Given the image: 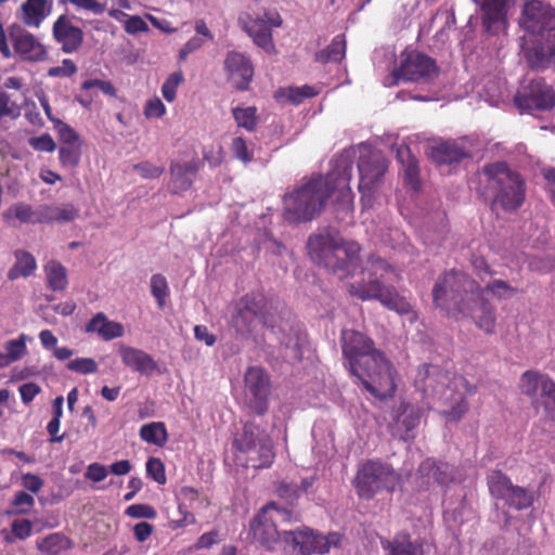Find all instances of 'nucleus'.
I'll return each instance as SVG.
<instances>
[{"label":"nucleus","mask_w":555,"mask_h":555,"mask_svg":"<svg viewBox=\"0 0 555 555\" xmlns=\"http://www.w3.org/2000/svg\"><path fill=\"white\" fill-rule=\"evenodd\" d=\"M522 395L531 399L534 409L542 408L546 417L555 421V382L537 371H526L519 379Z\"/></svg>","instance_id":"f8f14e48"},{"label":"nucleus","mask_w":555,"mask_h":555,"mask_svg":"<svg viewBox=\"0 0 555 555\" xmlns=\"http://www.w3.org/2000/svg\"><path fill=\"white\" fill-rule=\"evenodd\" d=\"M43 269L50 289L59 292L64 291L67 287V270L60 261L50 260Z\"/></svg>","instance_id":"4c0bfd02"},{"label":"nucleus","mask_w":555,"mask_h":555,"mask_svg":"<svg viewBox=\"0 0 555 555\" xmlns=\"http://www.w3.org/2000/svg\"><path fill=\"white\" fill-rule=\"evenodd\" d=\"M291 513L275 503H269L250 521L249 529L254 540L267 551H273L281 539L285 540L286 530L279 529L281 521H288Z\"/></svg>","instance_id":"9b49d317"},{"label":"nucleus","mask_w":555,"mask_h":555,"mask_svg":"<svg viewBox=\"0 0 555 555\" xmlns=\"http://www.w3.org/2000/svg\"><path fill=\"white\" fill-rule=\"evenodd\" d=\"M118 353L122 364L132 372L150 376L159 371L154 358L142 349L120 345Z\"/></svg>","instance_id":"5701e85b"},{"label":"nucleus","mask_w":555,"mask_h":555,"mask_svg":"<svg viewBox=\"0 0 555 555\" xmlns=\"http://www.w3.org/2000/svg\"><path fill=\"white\" fill-rule=\"evenodd\" d=\"M233 323L241 333H251L256 323L272 327L274 311L272 302L261 293H248L235 305Z\"/></svg>","instance_id":"9d476101"},{"label":"nucleus","mask_w":555,"mask_h":555,"mask_svg":"<svg viewBox=\"0 0 555 555\" xmlns=\"http://www.w3.org/2000/svg\"><path fill=\"white\" fill-rule=\"evenodd\" d=\"M5 224L16 228L22 223H39V207L34 209L29 204L18 202L9 206L2 212Z\"/></svg>","instance_id":"cd10ccee"},{"label":"nucleus","mask_w":555,"mask_h":555,"mask_svg":"<svg viewBox=\"0 0 555 555\" xmlns=\"http://www.w3.org/2000/svg\"><path fill=\"white\" fill-rule=\"evenodd\" d=\"M245 388L249 395L248 406L258 414L263 415L268 411V397L270 393V377L259 366H250L244 375Z\"/></svg>","instance_id":"f3484780"},{"label":"nucleus","mask_w":555,"mask_h":555,"mask_svg":"<svg viewBox=\"0 0 555 555\" xmlns=\"http://www.w3.org/2000/svg\"><path fill=\"white\" fill-rule=\"evenodd\" d=\"M421 410L410 403L401 402L396 411L393 421L401 425L405 431H410L418 426Z\"/></svg>","instance_id":"79ce46f5"},{"label":"nucleus","mask_w":555,"mask_h":555,"mask_svg":"<svg viewBox=\"0 0 555 555\" xmlns=\"http://www.w3.org/2000/svg\"><path fill=\"white\" fill-rule=\"evenodd\" d=\"M69 371L80 374H92L99 370L98 363L92 358H76L69 361L66 365Z\"/></svg>","instance_id":"6e6d98bb"},{"label":"nucleus","mask_w":555,"mask_h":555,"mask_svg":"<svg viewBox=\"0 0 555 555\" xmlns=\"http://www.w3.org/2000/svg\"><path fill=\"white\" fill-rule=\"evenodd\" d=\"M380 545L386 555H423V545L405 531L397 532L392 539L380 538Z\"/></svg>","instance_id":"393cba45"},{"label":"nucleus","mask_w":555,"mask_h":555,"mask_svg":"<svg viewBox=\"0 0 555 555\" xmlns=\"http://www.w3.org/2000/svg\"><path fill=\"white\" fill-rule=\"evenodd\" d=\"M398 158L403 165L404 179L408 185L414 191L420 189V170L415 157L411 156L409 147L400 149L398 151Z\"/></svg>","instance_id":"ea45409f"},{"label":"nucleus","mask_w":555,"mask_h":555,"mask_svg":"<svg viewBox=\"0 0 555 555\" xmlns=\"http://www.w3.org/2000/svg\"><path fill=\"white\" fill-rule=\"evenodd\" d=\"M307 248L312 261L340 279L352 275L360 264V245L343 238L338 231L330 228L311 234Z\"/></svg>","instance_id":"39448f33"},{"label":"nucleus","mask_w":555,"mask_h":555,"mask_svg":"<svg viewBox=\"0 0 555 555\" xmlns=\"http://www.w3.org/2000/svg\"><path fill=\"white\" fill-rule=\"evenodd\" d=\"M232 115L238 127L254 131L257 127V108L255 106L234 107Z\"/></svg>","instance_id":"a18cd8bd"},{"label":"nucleus","mask_w":555,"mask_h":555,"mask_svg":"<svg viewBox=\"0 0 555 555\" xmlns=\"http://www.w3.org/2000/svg\"><path fill=\"white\" fill-rule=\"evenodd\" d=\"M140 438L157 447H164L168 441V433L164 423L153 422L140 428Z\"/></svg>","instance_id":"37998d69"},{"label":"nucleus","mask_w":555,"mask_h":555,"mask_svg":"<svg viewBox=\"0 0 555 555\" xmlns=\"http://www.w3.org/2000/svg\"><path fill=\"white\" fill-rule=\"evenodd\" d=\"M340 346L350 374L360 380L366 391L379 400L395 395L397 372L371 337L356 330H343Z\"/></svg>","instance_id":"f257e3e1"},{"label":"nucleus","mask_w":555,"mask_h":555,"mask_svg":"<svg viewBox=\"0 0 555 555\" xmlns=\"http://www.w3.org/2000/svg\"><path fill=\"white\" fill-rule=\"evenodd\" d=\"M198 171L197 162L172 163L170 165L171 184L173 192L189 190Z\"/></svg>","instance_id":"c85d7f7f"},{"label":"nucleus","mask_w":555,"mask_h":555,"mask_svg":"<svg viewBox=\"0 0 555 555\" xmlns=\"http://www.w3.org/2000/svg\"><path fill=\"white\" fill-rule=\"evenodd\" d=\"M73 547V540L62 532L50 533L37 541V548L48 555H59Z\"/></svg>","instance_id":"473e14b6"},{"label":"nucleus","mask_w":555,"mask_h":555,"mask_svg":"<svg viewBox=\"0 0 555 555\" xmlns=\"http://www.w3.org/2000/svg\"><path fill=\"white\" fill-rule=\"evenodd\" d=\"M487 485L490 494L500 500H504L514 486L511 478L500 469H493L487 475Z\"/></svg>","instance_id":"58836bf2"},{"label":"nucleus","mask_w":555,"mask_h":555,"mask_svg":"<svg viewBox=\"0 0 555 555\" xmlns=\"http://www.w3.org/2000/svg\"><path fill=\"white\" fill-rule=\"evenodd\" d=\"M401 482V475L380 460H367L354 475L352 485L359 499L372 500L378 493H392Z\"/></svg>","instance_id":"6e6552de"},{"label":"nucleus","mask_w":555,"mask_h":555,"mask_svg":"<svg viewBox=\"0 0 555 555\" xmlns=\"http://www.w3.org/2000/svg\"><path fill=\"white\" fill-rule=\"evenodd\" d=\"M544 43L528 52L527 57L531 67L545 68L550 64L555 65V40Z\"/></svg>","instance_id":"e433bc0d"},{"label":"nucleus","mask_w":555,"mask_h":555,"mask_svg":"<svg viewBox=\"0 0 555 555\" xmlns=\"http://www.w3.org/2000/svg\"><path fill=\"white\" fill-rule=\"evenodd\" d=\"M133 169L144 179H157L165 171L164 167L153 165L150 162L135 164Z\"/></svg>","instance_id":"e2e57ef3"},{"label":"nucleus","mask_w":555,"mask_h":555,"mask_svg":"<svg viewBox=\"0 0 555 555\" xmlns=\"http://www.w3.org/2000/svg\"><path fill=\"white\" fill-rule=\"evenodd\" d=\"M79 215L73 204L41 205L39 206V223L70 222Z\"/></svg>","instance_id":"7c9ffc66"},{"label":"nucleus","mask_w":555,"mask_h":555,"mask_svg":"<svg viewBox=\"0 0 555 555\" xmlns=\"http://www.w3.org/2000/svg\"><path fill=\"white\" fill-rule=\"evenodd\" d=\"M14 257L16 261L8 271V279L10 281H15L20 278H28L37 269L36 259L30 253L17 249L14 251Z\"/></svg>","instance_id":"f704fd0d"},{"label":"nucleus","mask_w":555,"mask_h":555,"mask_svg":"<svg viewBox=\"0 0 555 555\" xmlns=\"http://www.w3.org/2000/svg\"><path fill=\"white\" fill-rule=\"evenodd\" d=\"M284 534L285 541H292L301 555L324 554L330 551L332 545L337 546L340 542L338 533H330L324 537L308 528L296 531L288 530Z\"/></svg>","instance_id":"a211bd4d"},{"label":"nucleus","mask_w":555,"mask_h":555,"mask_svg":"<svg viewBox=\"0 0 555 555\" xmlns=\"http://www.w3.org/2000/svg\"><path fill=\"white\" fill-rule=\"evenodd\" d=\"M396 79L413 82H431L439 75L436 61L421 52H411L393 72Z\"/></svg>","instance_id":"4468645a"},{"label":"nucleus","mask_w":555,"mask_h":555,"mask_svg":"<svg viewBox=\"0 0 555 555\" xmlns=\"http://www.w3.org/2000/svg\"><path fill=\"white\" fill-rule=\"evenodd\" d=\"M320 90L313 86L281 87L274 92V100L280 104L299 105L307 99L317 96Z\"/></svg>","instance_id":"2f4dec72"},{"label":"nucleus","mask_w":555,"mask_h":555,"mask_svg":"<svg viewBox=\"0 0 555 555\" xmlns=\"http://www.w3.org/2000/svg\"><path fill=\"white\" fill-rule=\"evenodd\" d=\"M231 151L235 158L247 165L254 159L253 150L248 149L247 142L242 137H235L231 143Z\"/></svg>","instance_id":"864d4df0"},{"label":"nucleus","mask_w":555,"mask_h":555,"mask_svg":"<svg viewBox=\"0 0 555 555\" xmlns=\"http://www.w3.org/2000/svg\"><path fill=\"white\" fill-rule=\"evenodd\" d=\"M52 34L54 40L61 44L65 53H74L79 50L83 42V31L73 25L66 15H60L53 24Z\"/></svg>","instance_id":"4be33fe9"},{"label":"nucleus","mask_w":555,"mask_h":555,"mask_svg":"<svg viewBox=\"0 0 555 555\" xmlns=\"http://www.w3.org/2000/svg\"><path fill=\"white\" fill-rule=\"evenodd\" d=\"M81 157V143L77 145H62L59 149V159L62 166L75 168Z\"/></svg>","instance_id":"09e8293b"},{"label":"nucleus","mask_w":555,"mask_h":555,"mask_svg":"<svg viewBox=\"0 0 555 555\" xmlns=\"http://www.w3.org/2000/svg\"><path fill=\"white\" fill-rule=\"evenodd\" d=\"M352 167H337L325 177L310 179L283 198V218L288 223L299 224L313 220L325 207L335 190L341 195L350 192Z\"/></svg>","instance_id":"f03ea898"},{"label":"nucleus","mask_w":555,"mask_h":555,"mask_svg":"<svg viewBox=\"0 0 555 555\" xmlns=\"http://www.w3.org/2000/svg\"><path fill=\"white\" fill-rule=\"evenodd\" d=\"M388 168L386 157L379 152L361 156L358 163L360 175L359 192L362 198L370 197Z\"/></svg>","instance_id":"6ab92c4d"},{"label":"nucleus","mask_w":555,"mask_h":555,"mask_svg":"<svg viewBox=\"0 0 555 555\" xmlns=\"http://www.w3.org/2000/svg\"><path fill=\"white\" fill-rule=\"evenodd\" d=\"M393 268L379 256L371 255L362 271L367 280L361 283H352L348 286L351 296L365 300H378L385 308L404 315L413 312L412 305L401 296L391 285H384L385 274L392 272Z\"/></svg>","instance_id":"0eeeda50"},{"label":"nucleus","mask_w":555,"mask_h":555,"mask_svg":"<svg viewBox=\"0 0 555 555\" xmlns=\"http://www.w3.org/2000/svg\"><path fill=\"white\" fill-rule=\"evenodd\" d=\"M76 73L77 66L69 59L63 60L61 66H54L48 69L49 77H72Z\"/></svg>","instance_id":"338daca9"},{"label":"nucleus","mask_w":555,"mask_h":555,"mask_svg":"<svg viewBox=\"0 0 555 555\" xmlns=\"http://www.w3.org/2000/svg\"><path fill=\"white\" fill-rule=\"evenodd\" d=\"M514 0H483L481 9L482 25L487 31L492 33L499 23L505 24L506 14Z\"/></svg>","instance_id":"bb28decb"},{"label":"nucleus","mask_w":555,"mask_h":555,"mask_svg":"<svg viewBox=\"0 0 555 555\" xmlns=\"http://www.w3.org/2000/svg\"><path fill=\"white\" fill-rule=\"evenodd\" d=\"M542 176L545 180L544 190L547 192L551 203L555 206V168H544Z\"/></svg>","instance_id":"774afa93"},{"label":"nucleus","mask_w":555,"mask_h":555,"mask_svg":"<svg viewBox=\"0 0 555 555\" xmlns=\"http://www.w3.org/2000/svg\"><path fill=\"white\" fill-rule=\"evenodd\" d=\"M520 26L542 41L555 40V15L541 1L531 0L525 3L519 21Z\"/></svg>","instance_id":"ddd939ff"},{"label":"nucleus","mask_w":555,"mask_h":555,"mask_svg":"<svg viewBox=\"0 0 555 555\" xmlns=\"http://www.w3.org/2000/svg\"><path fill=\"white\" fill-rule=\"evenodd\" d=\"M431 293L435 307L457 318L473 314L483 291L466 273L452 269L438 276Z\"/></svg>","instance_id":"423d86ee"},{"label":"nucleus","mask_w":555,"mask_h":555,"mask_svg":"<svg viewBox=\"0 0 555 555\" xmlns=\"http://www.w3.org/2000/svg\"><path fill=\"white\" fill-rule=\"evenodd\" d=\"M20 116L18 105L11 99L5 91H0V121L3 118L15 119Z\"/></svg>","instance_id":"5fc2aeb1"},{"label":"nucleus","mask_w":555,"mask_h":555,"mask_svg":"<svg viewBox=\"0 0 555 555\" xmlns=\"http://www.w3.org/2000/svg\"><path fill=\"white\" fill-rule=\"evenodd\" d=\"M9 36L12 40L14 53L24 62L40 63L47 60L46 46L31 33L22 28L18 24L9 27Z\"/></svg>","instance_id":"dca6fc26"},{"label":"nucleus","mask_w":555,"mask_h":555,"mask_svg":"<svg viewBox=\"0 0 555 555\" xmlns=\"http://www.w3.org/2000/svg\"><path fill=\"white\" fill-rule=\"evenodd\" d=\"M533 500L534 496L532 492L514 485L503 501L508 506L521 511L529 508L533 504Z\"/></svg>","instance_id":"c03bdc74"},{"label":"nucleus","mask_w":555,"mask_h":555,"mask_svg":"<svg viewBox=\"0 0 555 555\" xmlns=\"http://www.w3.org/2000/svg\"><path fill=\"white\" fill-rule=\"evenodd\" d=\"M476 309H479L480 311V314L476 315L475 320L477 327L488 335L494 334L496 325L495 309L487 299L483 298V293L481 294L480 299H478L474 311Z\"/></svg>","instance_id":"c9c22d12"},{"label":"nucleus","mask_w":555,"mask_h":555,"mask_svg":"<svg viewBox=\"0 0 555 555\" xmlns=\"http://www.w3.org/2000/svg\"><path fill=\"white\" fill-rule=\"evenodd\" d=\"M415 387L427 398H437L449 405L442 415L449 422H459L468 411L466 397L477 392V386L464 376L454 375L449 378L438 366L424 364L418 369Z\"/></svg>","instance_id":"20e7f679"},{"label":"nucleus","mask_w":555,"mask_h":555,"mask_svg":"<svg viewBox=\"0 0 555 555\" xmlns=\"http://www.w3.org/2000/svg\"><path fill=\"white\" fill-rule=\"evenodd\" d=\"M125 514L131 518H145V519H153L157 515L155 508L149 504L129 505L126 508Z\"/></svg>","instance_id":"bf43d9fd"},{"label":"nucleus","mask_w":555,"mask_h":555,"mask_svg":"<svg viewBox=\"0 0 555 555\" xmlns=\"http://www.w3.org/2000/svg\"><path fill=\"white\" fill-rule=\"evenodd\" d=\"M28 144L37 152L52 153L56 149L55 142L49 133L30 138Z\"/></svg>","instance_id":"13d9d810"},{"label":"nucleus","mask_w":555,"mask_h":555,"mask_svg":"<svg viewBox=\"0 0 555 555\" xmlns=\"http://www.w3.org/2000/svg\"><path fill=\"white\" fill-rule=\"evenodd\" d=\"M224 70L228 80L240 91H246L254 76V67L250 60L237 51L228 52L224 60Z\"/></svg>","instance_id":"412c9836"},{"label":"nucleus","mask_w":555,"mask_h":555,"mask_svg":"<svg viewBox=\"0 0 555 555\" xmlns=\"http://www.w3.org/2000/svg\"><path fill=\"white\" fill-rule=\"evenodd\" d=\"M514 102L521 111L545 112L555 106V91L544 79H532L521 93L515 95Z\"/></svg>","instance_id":"2eb2a0df"},{"label":"nucleus","mask_w":555,"mask_h":555,"mask_svg":"<svg viewBox=\"0 0 555 555\" xmlns=\"http://www.w3.org/2000/svg\"><path fill=\"white\" fill-rule=\"evenodd\" d=\"M146 474L160 485L166 482L165 466L159 459L151 457L147 460Z\"/></svg>","instance_id":"4d7b16f0"},{"label":"nucleus","mask_w":555,"mask_h":555,"mask_svg":"<svg viewBox=\"0 0 555 555\" xmlns=\"http://www.w3.org/2000/svg\"><path fill=\"white\" fill-rule=\"evenodd\" d=\"M11 531L15 539L26 540L31 535L33 522L29 519H15L11 524Z\"/></svg>","instance_id":"0e129e2a"},{"label":"nucleus","mask_w":555,"mask_h":555,"mask_svg":"<svg viewBox=\"0 0 555 555\" xmlns=\"http://www.w3.org/2000/svg\"><path fill=\"white\" fill-rule=\"evenodd\" d=\"M482 291L490 292L498 298H502L506 293L516 294L518 292L517 288L512 287L503 280H493L489 282Z\"/></svg>","instance_id":"69168bd1"},{"label":"nucleus","mask_w":555,"mask_h":555,"mask_svg":"<svg viewBox=\"0 0 555 555\" xmlns=\"http://www.w3.org/2000/svg\"><path fill=\"white\" fill-rule=\"evenodd\" d=\"M233 444L238 452L237 460L244 462L247 468H268L274 462L272 439L254 423L244 425L242 434L234 439Z\"/></svg>","instance_id":"1a4fd4ad"},{"label":"nucleus","mask_w":555,"mask_h":555,"mask_svg":"<svg viewBox=\"0 0 555 555\" xmlns=\"http://www.w3.org/2000/svg\"><path fill=\"white\" fill-rule=\"evenodd\" d=\"M27 336L21 334L16 339H10L4 344V350L12 363L21 360L27 353Z\"/></svg>","instance_id":"de8ad7c7"},{"label":"nucleus","mask_w":555,"mask_h":555,"mask_svg":"<svg viewBox=\"0 0 555 555\" xmlns=\"http://www.w3.org/2000/svg\"><path fill=\"white\" fill-rule=\"evenodd\" d=\"M182 81V72H175L168 76L162 86V94L166 101L173 102L176 100L177 89Z\"/></svg>","instance_id":"603ef678"},{"label":"nucleus","mask_w":555,"mask_h":555,"mask_svg":"<svg viewBox=\"0 0 555 555\" xmlns=\"http://www.w3.org/2000/svg\"><path fill=\"white\" fill-rule=\"evenodd\" d=\"M346 54V41L343 35H337L323 50L315 53V61L322 64L341 62Z\"/></svg>","instance_id":"a19ab883"},{"label":"nucleus","mask_w":555,"mask_h":555,"mask_svg":"<svg viewBox=\"0 0 555 555\" xmlns=\"http://www.w3.org/2000/svg\"><path fill=\"white\" fill-rule=\"evenodd\" d=\"M151 293L155 298L158 308L163 309L166 305V299L169 296V286L166 278L163 274L156 273L152 275Z\"/></svg>","instance_id":"49530a36"},{"label":"nucleus","mask_w":555,"mask_h":555,"mask_svg":"<svg viewBox=\"0 0 555 555\" xmlns=\"http://www.w3.org/2000/svg\"><path fill=\"white\" fill-rule=\"evenodd\" d=\"M418 474L426 483L431 482L440 486H448L454 479L452 467L446 462H437L434 459H426L418 467Z\"/></svg>","instance_id":"a878e982"},{"label":"nucleus","mask_w":555,"mask_h":555,"mask_svg":"<svg viewBox=\"0 0 555 555\" xmlns=\"http://www.w3.org/2000/svg\"><path fill=\"white\" fill-rule=\"evenodd\" d=\"M54 130L62 145H77L79 142V134L68 124L57 120L54 125Z\"/></svg>","instance_id":"3c124183"},{"label":"nucleus","mask_w":555,"mask_h":555,"mask_svg":"<svg viewBox=\"0 0 555 555\" xmlns=\"http://www.w3.org/2000/svg\"><path fill=\"white\" fill-rule=\"evenodd\" d=\"M468 186L491 209H519L526 199V181L506 162L483 165L468 180Z\"/></svg>","instance_id":"7ed1b4c3"},{"label":"nucleus","mask_w":555,"mask_h":555,"mask_svg":"<svg viewBox=\"0 0 555 555\" xmlns=\"http://www.w3.org/2000/svg\"><path fill=\"white\" fill-rule=\"evenodd\" d=\"M143 114L147 119L162 118L166 114V106L158 96H154L146 101Z\"/></svg>","instance_id":"052dcab7"},{"label":"nucleus","mask_w":555,"mask_h":555,"mask_svg":"<svg viewBox=\"0 0 555 555\" xmlns=\"http://www.w3.org/2000/svg\"><path fill=\"white\" fill-rule=\"evenodd\" d=\"M81 88L83 90H90L93 88H98L102 93H104L105 95L112 96V98H115L117 94L116 88L108 80L88 79L82 82Z\"/></svg>","instance_id":"680f3d73"},{"label":"nucleus","mask_w":555,"mask_h":555,"mask_svg":"<svg viewBox=\"0 0 555 555\" xmlns=\"http://www.w3.org/2000/svg\"><path fill=\"white\" fill-rule=\"evenodd\" d=\"M34 506H35L34 496L24 491H18L15 493V495L11 502V507L13 509L9 511L8 513L15 514V515L29 514L31 512V509L34 508Z\"/></svg>","instance_id":"8fccbe9b"},{"label":"nucleus","mask_w":555,"mask_h":555,"mask_svg":"<svg viewBox=\"0 0 555 555\" xmlns=\"http://www.w3.org/2000/svg\"><path fill=\"white\" fill-rule=\"evenodd\" d=\"M48 0H26L22 4V22L28 27H39L47 17Z\"/></svg>","instance_id":"72a5a7b5"},{"label":"nucleus","mask_w":555,"mask_h":555,"mask_svg":"<svg viewBox=\"0 0 555 555\" xmlns=\"http://www.w3.org/2000/svg\"><path fill=\"white\" fill-rule=\"evenodd\" d=\"M281 25L282 17L278 12H264V18H254L247 15V21H244L246 33L258 47L264 50L273 48L271 27H280Z\"/></svg>","instance_id":"aec40b11"},{"label":"nucleus","mask_w":555,"mask_h":555,"mask_svg":"<svg viewBox=\"0 0 555 555\" xmlns=\"http://www.w3.org/2000/svg\"><path fill=\"white\" fill-rule=\"evenodd\" d=\"M87 333H98L104 340H112L124 335L125 330L121 323L109 321L103 312H98L87 324Z\"/></svg>","instance_id":"c756f323"},{"label":"nucleus","mask_w":555,"mask_h":555,"mask_svg":"<svg viewBox=\"0 0 555 555\" xmlns=\"http://www.w3.org/2000/svg\"><path fill=\"white\" fill-rule=\"evenodd\" d=\"M429 155L437 164H453L472 157L470 151L463 143L454 140L442 141L433 145Z\"/></svg>","instance_id":"b1692460"}]
</instances>
